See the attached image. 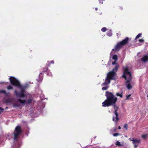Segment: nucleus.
Returning <instances> with one entry per match:
<instances>
[{"label": "nucleus", "mask_w": 148, "mask_h": 148, "mask_svg": "<svg viewBox=\"0 0 148 148\" xmlns=\"http://www.w3.org/2000/svg\"><path fill=\"white\" fill-rule=\"evenodd\" d=\"M9 80L12 85L16 86L21 89V91L19 92H18L16 90L15 91V93L16 97H25L24 93L25 90L27 88V86L22 85L19 81L14 77L11 76L9 78Z\"/></svg>", "instance_id": "nucleus-1"}, {"label": "nucleus", "mask_w": 148, "mask_h": 148, "mask_svg": "<svg viewBox=\"0 0 148 148\" xmlns=\"http://www.w3.org/2000/svg\"><path fill=\"white\" fill-rule=\"evenodd\" d=\"M106 99L102 103V106L109 107L115 104L117 101V98L112 92L106 91Z\"/></svg>", "instance_id": "nucleus-2"}, {"label": "nucleus", "mask_w": 148, "mask_h": 148, "mask_svg": "<svg viewBox=\"0 0 148 148\" xmlns=\"http://www.w3.org/2000/svg\"><path fill=\"white\" fill-rule=\"evenodd\" d=\"M22 130L21 127L19 125L17 126L15 129L14 132V141H17L18 140V136L21 133Z\"/></svg>", "instance_id": "nucleus-3"}, {"label": "nucleus", "mask_w": 148, "mask_h": 148, "mask_svg": "<svg viewBox=\"0 0 148 148\" xmlns=\"http://www.w3.org/2000/svg\"><path fill=\"white\" fill-rule=\"evenodd\" d=\"M129 75V77H132V74L129 71V69L128 67H125L123 70V73L122 77L124 78L125 79H127V77L126 75Z\"/></svg>", "instance_id": "nucleus-4"}, {"label": "nucleus", "mask_w": 148, "mask_h": 148, "mask_svg": "<svg viewBox=\"0 0 148 148\" xmlns=\"http://www.w3.org/2000/svg\"><path fill=\"white\" fill-rule=\"evenodd\" d=\"M129 75V77H132V74L129 71V69L128 67H125L123 70V73L122 77L124 78L125 79H127V77L126 75Z\"/></svg>", "instance_id": "nucleus-5"}, {"label": "nucleus", "mask_w": 148, "mask_h": 148, "mask_svg": "<svg viewBox=\"0 0 148 148\" xmlns=\"http://www.w3.org/2000/svg\"><path fill=\"white\" fill-rule=\"evenodd\" d=\"M112 106H113L114 109V113L116 115L115 118L116 119V120L115 121L116 122H117L119 120V119L118 118V114L117 112L118 108L116 106V105L115 104H113Z\"/></svg>", "instance_id": "nucleus-6"}, {"label": "nucleus", "mask_w": 148, "mask_h": 148, "mask_svg": "<svg viewBox=\"0 0 148 148\" xmlns=\"http://www.w3.org/2000/svg\"><path fill=\"white\" fill-rule=\"evenodd\" d=\"M129 139L132 141V143L134 145V147L135 148L137 147L138 146V145L137 144H139L140 142V139L136 140L134 138H129Z\"/></svg>", "instance_id": "nucleus-7"}, {"label": "nucleus", "mask_w": 148, "mask_h": 148, "mask_svg": "<svg viewBox=\"0 0 148 148\" xmlns=\"http://www.w3.org/2000/svg\"><path fill=\"white\" fill-rule=\"evenodd\" d=\"M123 46L119 42L115 46L114 48L112 49L114 51H118L120 50L122 47Z\"/></svg>", "instance_id": "nucleus-8"}, {"label": "nucleus", "mask_w": 148, "mask_h": 148, "mask_svg": "<svg viewBox=\"0 0 148 148\" xmlns=\"http://www.w3.org/2000/svg\"><path fill=\"white\" fill-rule=\"evenodd\" d=\"M115 74L116 73L115 72L111 71L108 73L107 76L112 80L114 79Z\"/></svg>", "instance_id": "nucleus-9"}, {"label": "nucleus", "mask_w": 148, "mask_h": 148, "mask_svg": "<svg viewBox=\"0 0 148 148\" xmlns=\"http://www.w3.org/2000/svg\"><path fill=\"white\" fill-rule=\"evenodd\" d=\"M129 40V38L128 37H127L125 39L119 42L123 46L126 45L128 42Z\"/></svg>", "instance_id": "nucleus-10"}, {"label": "nucleus", "mask_w": 148, "mask_h": 148, "mask_svg": "<svg viewBox=\"0 0 148 148\" xmlns=\"http://www.w3.org/2000/svg\"><path fill=\"white\" fill-rule=\"evenodd\" d=\"M111 80V79L107 76L105 79V82L102 84V85L104 86L110 84V82Z\"/></svg>", "instance_id": "nucleus-11"}, {"label": "nucleus", "mask_w": 148, "mask_h": 148, "mask_svg": "<svg viewBox=\"0 0 148 148\" xmlns=\"http://www.w3.org/2000/svg\"><path fill=\"white\" fill-rule=\"evenodd\" d=\"M45 72L47 73L49 72V70L48 69L47 67H45L43 68L42 73H40L39 75V77H40L42 75V73Z\"/></svg>", "instance_id": "nucleus-12"}, {"label": "nucleus", "mask_w": 148, "mask_h": 148, "mask_svg": "<svg viewBox=\"0 0 148 148\" xmlns=\"http://www.w3.org/2000/svg\"><path fill=\"white\" fill-rule=\"evenodd\" d=\"M141 60L143 62H146L148 61V56L147 55L144 56L141 58Z\"/></svg>", "instance_id": "nucleus-13"}, {"label": "nucleus", "mask_w": 148, "mask_h": 148, "mask_svg": "<svg viewBox=\"0 0 148 148\" xmlns=\"http://www.w3.org/2000/svg\"><path fill=\"white\" fill-rule=\"evenodd\" d=\"M123 92L122 91L121 92H117L116 93V95L117 96H119L122 98L123 97Z\"/></svg>", "instance_id": "nucleus-14"}, {"label": "nucleus", "mask_w": 148, "mask_h": 148, "mask_svg": "<svg viewBox=\"0 0 148 148\" xmlns=\"http://www.w3.org/2000/svg\"><path fill=\"white\" fill-rule=\"evenodd\" d=\"M132 77H129L127 79L126 81V84H127L128 83L130 82L132 80Z\"/></svg>", "instance_id": "nucleus-15"}, {"label": "nucleus", "mask_w": 148, "mask_h": 148, "mask_svg": "<svg viewBox=\"0 0 148 148\" xmlns=\"http://www.w3.org/2000/svg\"><path fill=\"white\" fill-rule=\"evenodd\" d=\"M119 66L118 65H116L115 66V68L113 69L112 71H114V72H115V73L117 71L118 68H119Z\"/></svg>", "instance_id": "nucleus-16"}, {"label": "nucleus", "mask_w": 148, "mask_h": 148, "mask_svg": "<svg viewBox=\"0 0 148 148\" xmlns=\"http://www.w3.org/2000/svg\"><path fill=\"white\" fill-rule=\"evenodd\" d=\"M18 100L22 104H24L26 103V101L25 100H22L21 99H19Z\"/></svg>", "instance_id": "nucleus-17"}, {"label": "nucleus", "mask_w": 148, "mask_h": 148, "mask_svg": "<svg viewBox=\"0 0 148 148\" xmlns=\"http://www.w3.org/2000/svg\"><path fill=\"white\" fill-rule=\"evenodd\" d=\"M112 35V33L111 30H109L107 32V35L109 36H111Z\"/></svg>", "instance_id": "nucleus-18"}, {"label": "nucleus", "mask_w": 148, "mask_h": 148, "mask_svg": "<svg viewBox=\"0 0 148 148\" xmlns=\"http://www.w3.org/2000/svg\"><path fill=\"white\" fill-rule=\"evenodd\" d=\"M127 87V89L129 90L131 89L132 88V86L130 83H128L127 84H126Z\"/></svg>", "instance_id": "nucleus-19"}, {"label": "nucleus", "mask_w": 148, "mask_h": 148, "mask_svg": "<svg viewBox=\"0 0 148 148\" xmlns=\"http://www.w3.org/2000/svg\"><path fill=\"white\" fill-rule=\"evenodd\" d=\"M32 101V99H29L27 101H26V104H29L31 103Z\"/></svg>", "instance_id": "nucleus-20"}, {"label": "nucleus", "mask_w": 148, "mask_h": 148, "mask_svg": "<svg viewBox=\"0 0 148 148\" xmlns=\"http://www.w3.org/2000/svg\"><path fill=\"white\" fill-rule=\"evenodd\" d=\"M12 106L13 107H18L20 106V105L16 103H14L13 104Z\"/></svg>", "instance_id": "nucleus-21"}, {"label": "nucleus", "mask_w": 148, "mask_h": 148, "mask_svg": "<svg viewBox=\"0 0 148 148\" xmlns=\"http://www.w3.org/2000/svg\"><path fill=\"white\" fill-rule=\"evenodd\" d=\"M112 59L115 61H117L118 60L117 56L116 55H114L112 57Z\"/></svg>", "instance_id": "nucleus-22"}, {"label": "nucleus", "mask_w": 148, "mask_h": 148, "mask_svg": "<svg viewBox=\"0 0 148 148\" xmlns=\"http://www.w3.org/2000/svg\"><path fill=\"white\" fill-rule=\"evenodd\" d=\"M7 89L8 90H12L13 89V88L11 85H10L7 87Z\"/></svg>", "instance_id": "nucleus-23"}, {"label": "nucleus", "mask_w": 148, "mask_h": 148, "mask_svg": "<svg viewBox=\"0 0 148 148\" xmlns=\"http://www.w3.org/2000/svg\"><path fill=\"white\" fill-rule=\"evenodd\" d=\"M116 145L117 146H120L122 145L118 141H117L116 143Z\"/></svg>", "instance_id": "nucleus-24"}, {"label": "nucleus", "mask_w": 148, "mask_h": 148, "mask_svg": "<svg viewBox=\"0 0 148 148\" xmlns=\"http://www.w3.org/2000/svg\"><path fill=\"white\" fill-rule=\"evenodd\" d=\"M0 93H3L5 94H6V95H8V94L5 91V90H1L0 91Z\"/></svg>", "instance_id": "nucleus-25"}, {"label": "nucleus", "mask_w": 148, "mask_h": 148, "mask_svg": "<svg viewBox=\"0 0 148 148\" xmlns=\"http://www.w3.org/2000/svg\"><path fill=\"white\" fill-rule=\"evenodd\" d=\"M131 96V94H129L128 95H126V100H129L130 99V97Z\"/></svg>", "instance_id": "nucleus-26"}, {"label": "nucleus", "mask_w": 148, "mask_h": 148, "mask_svg": "<svg viewBox=\"0 0 148 148\" xmlns=\"http://www.w3.org/2000/svg\"><path fill=\"white\" fill-rule=\"evenodd\" d=\"M107 30L106 28L105 27H103L101 29V30L102 32H105Z\"/></svg>", "instance_id": "nucleus-27"}, {"label": "nucleus", "mask_w": 148, "mask_h": 148, "mask_svg": "<svg viewBox=\"0 0 148 148\" xmlns=\"http://www.w3.org/2000/svg\"><path fill=\"white\" fill-rule=\"evenodd\" d=\"M141 34H138L137 36H136L135 39H137L139 38L140 37H141Z\"/></svg>", "instance_id": "nucleus-28"}, {"label": "nucleus", "mask_w": 148, "mask_h": 148, "mask_svg": "<svg viewBox=\"0 0 148 148\" xmlns=\"http://www.w3.org/2000/svg\"><path fill=\"white\" fill-rule=\"evenodd\" d=\"M120 134L119 133H115L113 134V136H118Z\"/></svg>", "instance_id": "nucleus-29"}, {"label": "nucleus", "mask_w": 148, "mask_h": 148, "mask_svg": "<svg viewBox=\"0 0 148 148\" xmlns=\"http://www.w3.org/2000/svg\"><path fill=\"white\" fill-rule=\"evenodd\" d=\"M108 88V87L107 86H105V87H103L102 88V90H107Z\"/></svg>", "instance_id": "nucleus-30"}, {"label": "nucleus", "mask_w": 148, "mask_h": 148, "mask_svg": "<svg viewBox=\"0 0 148 148\" xmlns=\"http://www.w3.org/2000/svg\"><path fill=\"white\" fill-rule=\"evenodd\" d=\"M124 128H125L126 130H127L128 125L127 124H125L124 126Z\"/></svg>", "instance_id": "nucleus-31"}, {"label": "nucleus", "mask_w": 148, "mask_h": 148, "mask_svg": "<svg viewBox=\"0 0 148 148\" xmlns=\"http://www.w3.org/2000/svg\"><path fill=\"white\" fill-rule=\"evenodd\" d=\"M147 135H143L142 136V137L144 139H145L147 137Z\"/></svg>", "instance_id": "nucleus-32"}, {"label": "nucleus", "mask_w": 148, "mask_h": 148, "mask_svg": "<svg viewBox=\"0 0 148 148\" xmlns=\"http://www.w3.org/2000/svg\"><path fill=\"white\" fill-rule=\"evenodd\" d=\"M139 41L140 42H144V40L142 39H140L139 40Z\"/></svg>", "instance_id": "nucleus-33"}, {"label": "nucleus", "mask_w": 148, "mask_h": 148, "mask_svg": "<svg viewBox=\"0 0 148 148\" xmlns=\"http://www.w3.org/2000/svg\"><path fill=\"white\" fill-rule=\"evenodd\" d=\"M105 1V0H99V3H100L102 4L103 2Z\"/></svg>", "instance_id": "nucleus-34"}, {"label": "nucleus", "mask_w": 148, "mask_h": 148, "mask_svg": "<svg viewBox=\"0 0 148 148\" xmlns=\"http://www.w3.org/2000/svg\"><path fill=\"white\" fill-rule=\"evenodd\" d=\"M4 110V109L1 108V107H0V113L1 112H3V111Z\"/></svg>", "instance_id": "nucleus-35"}, {"label": "nucleus", "mask_w": 148, "mask_h": 148, "mask_svg": "<svg viewBox=\"0 0 148 148\" xmlns=\"http://www.w3.org/2000/svg\"><path fill=\"white\" fill-rule=\"evenodd\" d=\"M119 9L121 10H123V7L122 6H120L119 7Z\"/></svg>", "instance_id": "nucleus-36"}, {"label": "nucleus", "mask_w": 148, "mask_h": 148, "mask_svg": "<svg viewBox=\"0 0 148 148\" xmlns=\"http://www.w3.org/2000/svg\"><path fill=\"white\" fill-rule=\"evenodd\" d=\"M116 61H115L114 62H112V64L113 65H114V64H116Z\"/></svg>", "instance_id": "nucleus-37"}, {"label": "nucleus", "mask_w": 148, "mask_h": 148, "mask_svg": "<svg viewBox=\"0 0 148 148\" xmlns=\"http://www.w3.org/2000/svg\"><path fill=\"white\" fill-rule=\"evenodd\" d=\"M50 72L49 73H49L46 72V74L47 75H50Z\"/></svg>", "instance_id": "nucleus-38"}, {"label": "nucleus", "mask_w": 148, "mask_h": 148, "mask_svg": "<svg viewBox=\"0 0 148 148\" xmlns=\"http://www.w3.org/2000/svg\"><path fill=\"white\" fill-rule=\"evenodd\" d=\"M51 63L52 64H54V62L53 61V60H52V61H51Z\"/></svg>", "instance_id": "nucleus-39"}, {"label": "nucleus", "mask_w": 148, "mask_h": 148, "mask_svg": "<svg viewBox=\"0 0 148 148\" xmlns=\"http://www.w3.org/2000/svg\"><path fill=\"white\" fill-rule=\"evenodd\" d=\"M112 120H113V121H114V116H113V117Z\"/></svg>", "instance_id": "nucleus-40"}, {"label": "nucleus", "mask_w": 148, "mask_h": 148, "mask_svg": "<svg viewBox=\"0 0 148 148\" xmlns=\"http://www.w3.org/2000/svg\"><path fill=\"white\" fill-rule=\"evenodd\" d=\"M118 129L119 130H120L121 129V127L120 126H119L118 127Z\"/></svg>", "instance_id": "nucleus-41"}, {"label": "nucleus", "mask_w": 148, "mask_h": 148, "mask_svg": "<svg viewBox=\"0 0 148 148\" xmlns=\"http://www.w3.org/2000/svg\"><path fill=\"white\" fill-rule=\"evenodd\" d=\"M116 130V128H115L114 130V131L115 132Z\"/></svg>", "instance_id": "nucleus-42"}, {"label": "nucleus", "mask_w": 148, "mask_h": 148, "mask_svg": "<svg viewBox=\"0 0 148 148\" xmlns=\"http://www.w3.org/2000/svg\"><path fill=\"white\" fill-rule=\"evenodd\" d=\"M97 10H98V8H95V10L96 11H97Z\"/></svg>", "instance_id": "nucleus-43"}]
</instances>
